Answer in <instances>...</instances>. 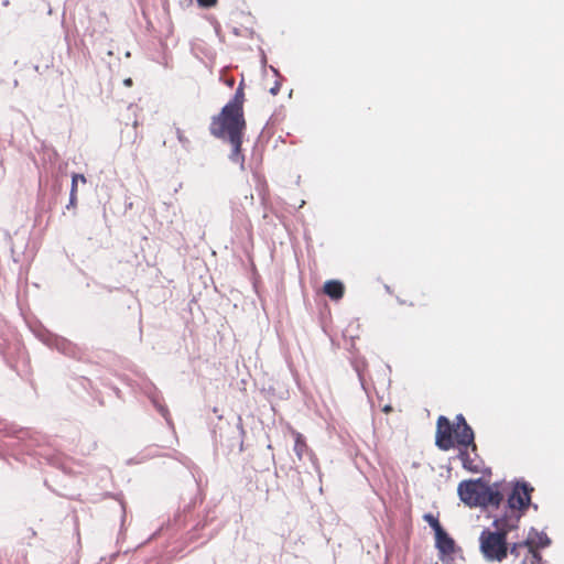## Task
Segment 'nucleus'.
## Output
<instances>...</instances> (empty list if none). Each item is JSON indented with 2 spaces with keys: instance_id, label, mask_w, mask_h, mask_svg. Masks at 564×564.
I'll use <instances>...</instances> for the list:
<instances>
[{
  "instance_id": "obj_16",
  "label": "nucleus",
  "mask_w": 564,
  "mask_h": 564,
  "mask_svg": "<svg viewBox=\"0 0 564 564\" xmlns=\"http://www.w3.org/2000/svg\"><path fill=\"white\" fill-rule=\"evenodd\" d=\"M77 205V196H74V195H69V203L67 205V208H70V207H76Z\"/></svg>"
},
{
  "instance_id": "obj_1",
  "label": "nucleus",
  "mask_w": 564,
  "mask_h": 564,
  "mask_svg": "<svg viewBox=\"0 0 564 564\" xmlns=\"http://www.w3.org/2000/svg\"><path fill=\"white\" fill-rule=\"evenodd\" d=\"M245 101V85L243 82H240L234 97L221 108L218 115L212 118L209 126L212 135L231 145L230 160L234 162L243 161L241 145L247 129L243 113Z\"/></svg>"
},
{
  "instance_id": "obj_9",
  "label": "nucleus",
  "mask_w": 564,
  "mask_h": 564,
  "mask_svg": "<svg viewBox=\"0 0 564 564\" xmlns=\"http://www.w3.org/2000/svg\"><path fill=\"white\" fill-rule=\"evenodd\" d=\"M323 290L327 296L335 301L340 300L345 293L344 284L338 280L326 281Z\"/></svg>"
},
{
  "instance_id": "obj_3",
  "label": "nucleus",
  "mask_w": 564,
  "mask_h": 564,
  "mask_svg": "<svg viewBox=\"0 0 564 564\" xmlns=\"http://www.w3.org/2000/svg\"><path fill=\"white\" fill-rule=\"evenodd\" d=\"M495 531L485 529L479 536V550L488 562H502L510 552L507 535L518 528L507 527V522L500 519L494 521Z\"/></svg>"
},
{
  "instance_id": "obj_17",
  "label": "nucleus",
  "mask_w": 564,
  "mask_h": 564,
  "mask_svg": "<svg viewBox=\"0 0 564 564\" xmlns=\"http://www.w3.org/2000/svg\"><path fill=\"white\" fill-rule=\"evenodd\" d=\"M137 126H138V122L134 121L133 122V126H132V129H133V142H135L137 138H138V133H137Z\"/></svg>"
},
{
  "instance_id": "obj_18",
  "label": "nucleus",
  "mask_w": 564,
  "mask_h": 564,
  "mask_svg": "<svg viewBox=\"0 0 564 564\" xmlns=\"http://www.w3.org/2000/svg\"><path fill=\"white\" fill-rule=\"evenodd\" d=\"M123 84L128 87L132 86V79L131 78H127L124 79Z\"/></svg>"
},
{
  "instance_id": "obj_2",
  "label": "nucleus",
  "mask_w": 564,
  "mask_h": 564,
  "mask_svg": "<svg viewBox=\"0 0 564 564\" xmlns=\"http://www.w3.org/2000/svg\"><path fill=\"white\" fill-rule=\"evenodd\" d=\"M435 445L442 451L458 447V457L463 463V467L473 473L479 471L480 467L476 459L478 455L474 431L463 414L456 415L454 423L444 415L438 416Z\"/></svg>"
},
{
  "instance_id": "obj_14",
  "label": "nucleus",
  "mask_w": 564,
  "mask_h": 564,
  "mask_svg": "<svg viewBox=\"0 0 564 564\" xmlns=\"http://www.w3.org/2000/svg\"><path fill=\"white\" fill-rule=\"evenodd\" d=\"M196 1L200 8H205V9L213 8V7L217 6V3H218V0H196Z\"/></svg>"
},
{
  "instance_id": "obj_11",
  "label": "nucleus",
  "mask_w": 564,
  "mask_h": 564,
  "mask_svg": "<svg viewBox=\"0 0 564 564\" xmlns=\"http://www.w3.org/2000/svg\"><path fill=\"white\" fill-rule=\"evenodd\" d=\"M524 542L529 543L530 546H532V549H534L538 552H540L541 549H544V547L549 546L551 541H550V539L547 538V535L545 533H538V532H535L534 534H530L524 540Z\"/></svg>"
},
{
  "instance_id": "obj_20",
  "label": "nucleus",
  "mask_w": 564,
  "mask_h": 564,
  "mask_svg": "<svg viewBox=\"0 0 564 564\" xmlns=\"http://www.w3.org/2000/svg\"><path fill=\"white\" fill-rule=\"evenodd\" d=\"M247 225H248V228L251 229V223L248 218H247Z\"/></svg>"
},
{
  "instance_id": "obj_12",
  "label": "nucleus",
  "mask_w": 564,
  "mask_h": 564,
  "mask_svg": "<svg viewBox=\"0 0 564 564\" xmlns=\"http://www.w3.org/2000/svg\"><path fill=\"white\" fill-rule=\"evenodd\" d=\"M78 178H82V183L83 184H85L87 182L86 177L83 174H77V173L73 174V176H72L70 194L69 195L77 196Z\"/></svg>"
},
{
  "instance_id": "obj_7",
  "label": "nucleus",
  "mask_w": 564,
  "mask_h": 564,
  "mask_svg": "<svg viewBox=\"0 0 564 564\" xmlns=\"http://www.w3.org/2000/svg\"><path fill=\"white\" fill-rule=\"evenodd\" d=\"M510 554L520 560V564H543V558L529 543L521 541L510 546Z\"/></svg>"
},
{
  "instance_id": "obj_4",
  "label": "nucleus",
  "mask_w": 564,
  "mask_h": 564,
  "mask_svg": "<svg viewBox=\"0 0 564 564\" xmlns=\"http://www.w3.org/2000/svg\"><path fill=\"white\" fill-rule=\"evenodd\" d=\"M460 500L469 507H498L503 495L481 479L464 480L457 488Z\"/></svg>"
},
{
  "instance_id": "obj_10",
  "label": "nucleus",
  "mask_w": 564,
  "mask_h": 564,
  "mask_svg": "<svg viewBox=\"0 0 564 564\" xmlns=\"http://www.w3.org/2000/svg\"><path fill=\"white\" fill-rule=\"evenodd\" d=\"M291 433L294 437V453H295L297 459L302 460L305 455L311 453V449H310L304 436L300 432L292 429Z\"/></svg>"
},
{
  "instance_id": "obj_5",
  "label": "nucleus",
  "mask_w": 564,
  "mask_h": 564,
  "mask_svg": "<svg viewBox=\"0 0 564 564\" xmlns=\"http://www.w3.org/2000/svg\"><path fill=\"white\" fill-rule=\"evenodd\" d=\"M533 487L527 482H517L508 496L505 513L498 519L509 528H518L521 517L531 503Z\"/></svg>"
},
{
  "instance_id": "obj_8",
  "label": "nucleus",
  "mask_w": 564,
  "mask_h": 564,
  "mask_svg": "<svg viewBox=\"0 0 564 564\" xmlns=\"http://www.w3.org/2000/svg\"><path fill=\"white\" fill-rule=\"evenodd\" d=\"M435 544L443 555H451L455 552L454 540L445 532L444 529L435 533Z\"/></svg>"
},
{
  "instance_id": "obj_19",
  "label": "nucleus",
  "mask_w": 564,
  "mask_h": 564,
  "mask_svg": "<svg viewBox=\"0 0 564 564\" xmlns=\"http://www.w3.org/2000/svg\"><path fill=\"white\" fill-rule=\"evenodd\" d=\"M270 91H271V94L276 95L278 91H279V85H276L275 87L271 88Z\"/></svg>"
},
{
  "instance_id": "obj_6",
  "label": "nucleus",
  "mask_w": 564,
  "mask_h": 564,
  "mask_svg": "<svg viewBox=\"0 0 564 564\" xmlns=\"http://www.w3.org/2000/svg\"><path fill=\"white\" fill-rule=\"evenodd\" d=\"M510 554L520 560V564H543V558L529 543L521 541L510 546Z\"/></svg>"
},
{
  "instance_id": "obj_15",
  "label": "nucleus",
  "mask_w": 564,
  "mask_h": 564,
  "mask_svg": "<svg viewBox=\"0 0 564 564\" xmlns=\"http://www.w3.org/2000/svg\"><path fill=\"white\" fill-rule=\"evenodd\" d=\"M176 137L177 140L183 144L187 145L189 143L188 138L185 135L184 131L180 128H176Z\"/></svg>"
},
{
  "instance_id": "obj_13",
  "label": "nucleus",
  "mask_w": 564,
  "mask_h": 564,
  "mask_svg": "<svg viewBox=\"0 0 564 564\" xmlns=\"http://www.w3.org/2000/svg\"><path fill=\"white\" fill-rule=\"evenodd\" d=\"M424 519L429 522L435 533L443 529L440 521L433 514L427 513L424 516Z\"/></svg>"
}]
</instances>
